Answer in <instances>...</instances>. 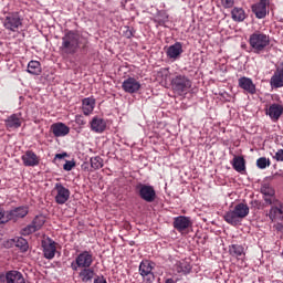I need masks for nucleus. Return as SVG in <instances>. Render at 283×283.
<instances>
[{
    "mask_svg": "<svg viewBox=\"0 0 283 283\" xmlns=\"http://www.w3.org/2000/svg\"><path fill=\"white\" fill-rule=\"evenodd\" d=\"M45 224V217L43 214L35 216L33 221L21 230V234L28 237L41 230Z\"/></svg>",
    "mask_w": 283,
    "mask_h": 283,
    "instance_id": "9",
    "label": "nucleus"
},
{
    "mask_svg": "<svg viewBox=\"0 0 283 283\" xmlns=\"http://www.w3.org/2000/svg\"><path fill=\"white\" fill-rule=\"evenodd\" d=\"M191 80L186 75L178 74L171 78V88L178 96L187 94L191 90Z\"/></svg>",
    "mask_w": 283,
    "mask_h": 283,
    "instance_id": "5",
    "label": "nucleus"
},
{
    "mask_svg": "<svg viewBox=\"0 0 283 283\" xmlns=\"http://www.w3.org/2000/svg\"><path fill=\"white\" fill-rule=\"evenodd\" d=\"M95 105H96V99H94V97L84 98L82 101L83 114H85V116H90V114H92V112H94Z\"/></svg>",
    "mask_w": 283,
    "mask_h": 283,
    "instance_id": "26",
    "label": "nucleus"
},
{
    "mask_svg": "<svg viewBox=\"0 0 283 283\" xmlns=\"http://www.w3.org/2000/svg\"><path fill=\"white\" fill-rule=\"evenodd\" d=\"M52 195L55 196V202L57 205H64L70 201L71 190L66 189L61 182H56Z\"/></svg>",
    "mask_w": 283,
    "mask_h": 283,
    "instance_id": "8",
    "label": "nucleus"
},
{
    "mask_svg": "<svg viewBox=\"0 0 283 283\" xmlns=\"http://www.w3.org/2000/svg\"><path fill=\"white\" fill-rule=\"evenodd\" d=\"M182 52V43L176 42L167 49L166 54L168 59H174L176 61V59H180Z\"/></svg>",
    "mask_w": 283,
    "mask_h": 283,
    "instance_id": "22",
    "label": "nucleus"
},
{
    "mask_svg": "<svg viewBox=\"0 0 283 283\" xmlns=\"http://www.w3.org/2000/svg\"><path fill=\"white\" fill-rule=\"evenodd\" d=\"M266 114L272 120H280V116L283 114V106L281 104H272L266 111Z\"/></svg>",
    "mask_w": 283,
    "mask_h": 283,
    "instance_id": "25",
    "label": "nucleus"
},
{
    "mask_svg": "<svg viewBox=\"0 0 283 283\" xmlns=\"http://www.w3.org/2000/svg\"><path fill=\"white\" fill-rule=\"evenodd\" d=\"M174 228L178 233H185L189 228L192 227V221L190 217L178 216L174 219Z\"/></svg>",
    "mask_w": 283,
    "mask_h": 283,
    "instance_id": "13",
    "label": "nucleus"
},
{
    "mask_svg": "<svg viewBox=\"0 0 283 283\" xmlns=\"http://www.w3.org/2000/svg\"><path fill=\"white\" fill-rule=\"evenodd\" d=\"M269 1L261 0L260 2H256L255 4H252V12L255 14L256 19H264L266 17V6Z\"/></svg>",
    "mask_w": 283,
    "mask_h": 283,
    "instance_id": "16",
    "label": "nucleus"
},
{
    "mask_svg": "<svg viewBox=\"0 0 283 283\" xmlns=\"http://www.w3.org/2000/svg\"><path fill=\"white\" fill-rule=\"evenodd\" d=\"M74 167H76V163H74L72 160H66L65 164L63 165V169L65 171H72V169H74Z\"/></svg>",
    "mask_w": 283,
    "mask_h": 283,
    "instance_id": "39",
    "label": "nucleus"
},
{
    "mask_svg": "<svg viewBox=\"0 0 283 283\" xmlns=\"http://www.w3.org/2000/svg\"><path fill=\"white\" fill-rule=\"evenodd\" d=\"M94 262V256L92 251H83L77 254L75 261L71 262V270L74 272L78 269H90Z\"/></svg>",
    "mask_w": 283,
    "mask_h": 283,
    "instance_id": "6",
    "label": "nucleus"
},
{
    "mask_svg": "<svg viewBox=\"0 0 283 283\" xmlns=\"http://www.w3.org/2000/svg\"><path fill=\"white\" fill-rule=\"evenodd\" d=\"M155 266H156V263L153 261L143 260L140 262L138 272L143 281H145V283H154V281L156 280V276L154 273Z\"/></svg>",
    "mask_w": 283,
    "mask_h": 283,
    "instance_id": "7",
    "label": "nucleus"
},
{
    "mask_svg": "<svg viewBox=\"0 0 283 283\" xmlns=\"http://www.w3.org/2000/svg\"><path fill=\"white\" fill-rule=\"evenodd\" d=\"M270 83L272 87H283V62L276 67Z\"/></svg>",
    "mask_w": 283,
    "mask_h": 283,
    "instance_id": "20",
    "label": "nucleus"
},
{
    "mask_svg": "<svg viewBox=\"0 0 283 283\" xmlns=\"http://www.w3.org/2000/svg\"><path fill=\"white\" fill-rule=\"evenodd\" d=\"M15 247L20 249L22 252H27L29 249V243L23 238H18L15 241Z\"/></svg>",
    "mask_w": 283,
    "mask_h": 283,
    "instance_id": "34",
    "label": "nucleus"
},
{
    "mask_svg": "<svg viewBox=\"0 0 283 283\" xmlns=\"http://www.w3.org/2000/svg\"><path fill=\"white\" fill-rule=\"evenodd\" d=\"M91 167L93 169H101L103 167V159L101 157L91 158Z\"/></svg>",
    "mask_w": 283,
    "mask_h": 283,
    "instance_id": "36",
    "label": "nucleus"
},
{
    "mask_svg": "<svg viewBox=\"0 0 283 283\" xmlns=\"http://www.w3.org/2000/svg\"><path fill=\"white\" fill-rule=\"evenodd\" d=\"M87 39L81 38V34L76 31H67L62 36V44L60 52L62 54H76L78 49L85 50L87 48Z\"/></svg>",
    "mask_w": 283,
    "mask_h": 283,
    "instance_id": "1",
    "label": "nucleus"
},
{
    "mask_svg": "<svg viewBox=\"0 0 283 283\" xmlns=\"http://www.w3.org/2000/svg\"><path fill=\"white\" fill-rule=\"evenodd\" d=\"M7 129H19L21 127V117L18 114L9 116L6 120Z\"/></svg>",
    "mask_w": 283,
    "mask_h": 283,
    "instance_id": "27",
    "label": "nucleus"
},
{
    "mask_svg": "<svg viewBox=\"0 0 283 283\" xmlns=\"http://www.w3.org/2000/svg\"><path fill=\"white\" fill-rule=\"evenodd\" d=\"M249 44L255 54H260L261 52H264L265 48L271 45V36L266 35V33L255 31L250 35Z\"/></svg>",
    "mask_w": 283,
    "mask_h": 283,
    "instance_id": "3",
    "label": "nucleus"
},
{
    "mask_svg": "<svg viewBox=\"0 0 283 283\" xmlns=\"http://www.w3.org/2000/svg\"><path fill=\"white\" fill-rule=\"evenodd\" d=\"M63 158H67V153L56 154L54 160H63Z\"/></svg>",
    "mask_w": 283,
    "mask_h": 283,
    "instance_id": "44",
    "label": "nucleus"
},
{
    "mask_svg": "<svg viewBox=\"0 0 283 283\" xmlns=\"http://www.w3.org/2000/svg\"><path fill=\"white\" fill-rule=\"evenodd\" d=\"M157 77L166 82L167 78H169V69H160L157 73Z\"/></svg>",
    "mask_w": 283,
    "mask_h": 283,
    "instance_id": "37",
    "label": "nucleus"
},
{
    "mask_svg": "<svg viewBox=\"0 0 283 283\" xmlns=\"http://www.w3.org/2000/svg\"><path fill=\"white\" fill-rule=\"evenodd\" d=\"M29 213L28 206H20L12 210L7 211V220L17 222L19 219L25 218Z\"/></svg>",
    "mask_w": 283,
    "mask_h": 283,
    "instance_id": "14",
    "label": "nucleus"
},
{
    "mask_svg": "<svg viewBox=\"0 0 283 283\" xmlns=\"http://www.w3.org/2000/svg\"><path fill=\"white\" fill-rule=\"evenodd\" d=\"M51 132L55 138H61L70 134V127L63 123H55L51 125Z\"/></svg>",
    "mask_w": 283,
    "mask_h": 283,
    "instance_id": "17",
    "label": "nucleus"
},
{
    "mask_svg": "<svg viewBox=\"0 0 283 283\" xmlns=\"http://www.w3.org/2000/svg\"><path fill=\"white\" fill-rule=\"evenodd\" d=\"M122 88L127 94H136V92H138L140 90V82H138L134 77H128L127 80H125L123 82Z\"/></svg>",
    "mask_w": 283,
    "mask_h": 283,
    "instance_id": "15",
    "label": "nucleus"
},
{
    "mask_svg": "<svg viewBox=\"0 0 283 283\" xmlns=\"http://www.w3.org/2000/svg\"><path fill=\"white\" fill-rule=\"evenodd\" d=\"M239 87L244 90V92H248V94H255V84H253V80L249 77H240Z\"/></svg>",
    "mask_w": 283,
    "mask_h": 283,
    "instance_id": "24",
    "label": "nucleus"
},
{
    "mask_svg": "<svg viewBox=\"0 0 283 283\" xmlns=\"http://www.w3.org/2000/svg\"><path fill=\"white\" fill-rule=\"evenodd\" d=\"M56 245L57 243L52 238H45L41 242V247L43 249V256L48 260H53L56 254Z\"/></svg>",
    "mask_w": 283,
    "mask_h": 283,
    "instance_id": "11",
    "label": "nucleus"
},
{
    "mask_svg": "<svg viewBox=\"0 0 283 283\" xmlns=\"http://www.w3.org/2000/svg\"><path fill=\"white\" fill-rule=\"evenodd\" d=\"M27 72L29 74H32L33 76H39V74H41L42 72L41 62L34 60L30 61L28 64Z\"/></svg>",
    "mask_w": 283,
    "mask_h": 283,
    "instance_id": "30",
    "label": "nucleus"
},
{
    "mask_svg": "<svg viewBox=\"0 0 283 283\" xmlns=\"http://www.w3.org/2000/svg\"><path fill=\"white\" fill-rule=\"evenodd\" d=\"M229 253L232 258H241L244 254V248L238 244L229 245Z\"/></svg>",
    "mask_w": 283,
    "mask_h": 283,
    "instance_id": "33",
    "label": "nucleus"
},
{
    "mask_svg": "<svg viewBox=\"0 0 283 283\" xmlns=\"http://www.w3.org/2000/svg\"><path fill=\"white\" fill-rule=\"evenodd\" d=\"M8 211H6L2 207H0V224L8 223Z\"/></svg>",
    "mask_w": 283,
    "mask_h": 283,
    "instance_id": "38",
    "label": "nucleus"
},
{
    "mask_svg": "<svg viewBox=\"0 0 283 283\" xmlns=\"http://www.w3.org/2000/svg\"><path fill=\"white\" fill-rule=\"evenodd\" d=\"M271 165V160H269L266 157H260L256 160V167H259V169H266V167H269Z\"/></svg>",
    "mask_w": 283,
    "mask_h": 283,
    "instance_id": "35",
    "label": "nucleus"
},
{
    "mask_svg": "<svg viewBox=\"0 0 283 283\" xmlns=\"http://www.w3.org/2000/svg\"><path fill=\"white\" fill-rule=\"evenodd\" d=\"M264 201L271 206L268 218L272 222H283V202L276 197H264Z\"/></svg>",
    "mask_w": 283,
    "mask_h": 283,
    "instance_id": "4",
    "label": "nucleus"
},
{
    "mask_svg": "<svg viewBox=\"0 0 283 283\" xmlns=\"http://www.w3.org/2000/svg\"><path fill=\"white\" fill-rule=\"evenodd\" d=\"M107 127V124L105 123V119L101 117H94L91 120V129L92 132H95V134H103Z\"/></svg>",
    "mask_w": 283,
    "mask_h": 283,
    "instance_id": "23",
    "label": "nucleus"
},
{
    "mask_svg": "<svg viewBox=\"0 0 283 283\" xmlns=\"http://www.w3.org/2000/svg\"><path fill=\"white\" fill-rule=\"evenodd\" d=\"M76 120H77L78 125H85V122L81 120V118H77Z\"/></svg>",
    "mask_w": 283,
    "mask_h": 283,
    "instance_id": "46",
    "label": "nucleus"
},
{
    "mask_svg": "<svg viewBox=\"0 0 283 283\" xmlns=\"http://www.w3.org/2000/svg\"><path fill=\"white\" fill-rule=\"evenodd\" d=\"M94 283H107V280L105 276H96Z\"/></svg>",
    "mask_w": 283,
    "mask_h": 283,
    "instance_id": "45",
    "label": "nucleus"
},
{
    "mask_svg": "<svg viewBox=\"0 0 283 283\" xmlns=\"http://www.w3.org/2000/svg\"><path fill=\"white\" fill-rule=\"evenodd\" d=\"M192 266L188 261H177L174 265V271L179 275H188L191 273Z\"/></svg>",
    "mask_w": 283,
    "mask_h": 283,
    "instance_id": "18",
    "label": "nucleus"
},
{
    "mask_svg": "<svg viewBox=\"0 0 283 283\" xmlns=\"http://www.w3.org/2000/svg\"><path fill=\"white\" fill-rule=\"evenodd\" d=\"M264 205L260 200H253L252 201V208L256 210H262Z\"/></svg>",
    "mask_w": 283,
    "mask_h": 283,
    "instance_id": "42",
    "label": "nucleus"
},
{
    "mask_svg": "<svg viewBox=\"0 0 283 283\" xmlns=\"http://www.w3.org/2000/svg\"><path fill=\"white\" fill-rule=\"evenodd\" d=\"M4 281L6 283H27L25 277H23L22 273L17 270L8 271Z\"/></svg>",
    "mask_w": 283,
    "mask_h": 283,
    "instance_id": "19",
    "label": "nucleus"
},
{
    "mask_svg": "<svg viewBox=\"0 0 283 283\" xmlns=\"http://www.w3.org/2000/svg\"><path fill=\"white\" fill-rule=\"evenodd\" d=\"M22 161L25 167H36V165H39V156H36L34 151L28 150L22 156Z\"/></svg>",
    "mask_w": 283,
    "mask_h": 283,
    "instance_id": "21",
    "label": "nucleus"
},
{
    "mask_svg": "<svg viewBox=\"0 0 283 283\" xmlns=\"http://www.w3.org/2000/svg\"><path fill=\"white\" fill-rule=\"evenodd\" d=\"M165 283H175L174 279H167Z\"/></svg>",
    "mask_w": 283,
    "mask_h": 283,
    "instance_id": "47",
    "label": "nucleus"
},
{
    "mask_svg": "<svg viewBox=\"0 0 283 283\" xmlns=\"http://www.w3.org/2000/svg\"><path fill=\"white\" fill-rule=\"evenodd\" d=\"M231 17L237 23H242L247 19V12L240 7H234L231 11Z\"/></svg>",
    "mask_w": 283,
    "mask_h": 283,
    "instance_id": "29",
    "label": "nucleus"
},
{
    "mask_svg": "<svg viewBox=\"0 0 283 283\" xmlns=\"http://www.w3.org/2000/svg\"><path fill=\"white\" fill-rule=\"evenodd\" d=\"M232 165L235 171H239V172H242L244 171V169H247L244 157H241V156H234Z\"/></svg>",
    "mask_w": 283,
    "mask_h": 283,
    "instance_id": "31",
    "label": "nucleus"
},
{
    "mask_svg": "<svg viewBox=\"0 0 283 283\" xmlns=\"http://www.w3.org/2000/svg\"><path fill=\"white\" fill-rule=\"evenodd\" d=\"M273 159L277 163H283V149H279L273 156Z\"/></svg>",
    "mask_w": 283,
    "mask_h": 283,
    "instance_id": "41",
    "label": "nucleus"
},
{
    "mask_svg": "<svg viewBox=\"0 0 283 283\" xmlns=\"http://www.w3.org/2000/svg\"><path fill=\"white\" fill-rule=\"evenodd\" d=\"M250 214V207L245 203H239L232 210L223 214V220L231 227H238L241 224L242 220Z\"/></svg>",
    "mask_w": 283,
    "mask_h": 283,
    "instance_id": "2",
    "label": "nucleus"
},
{
    "mask_svg": "<svg viewBox=\"0 0 283 283\" xmlns=\"http://www.w3.org/2000/svg\"><path fill=\"white\" fill-rule=\"evenodd\" d=\"M145 283H147V282H145Z\"/></svg>",
    "mask_w": 283,
    "mask_h": 283,
    "instance_id": "49",
    "label": "nucleus"
},
{
    "mask_svg": "<svg viewBox=\"0 0 283 283\" xmlns=\"http://www.w3.org/2000/svg\"><path fill=\"white\" fill-rule=\"evenodd\" d=\"M22 25L23 23L21 22V15H19V13H9L3 21L6 30H10L11 32H17Z\"/></svg>",
    "mask_w": 283,
    "mask_h": 283,
    "instance_id": "12",
    "label": "nucleus"
},
{
    "mask_svg": "<svg viewBox=\"0 0 283 283\" xmlns=\"http://www.w3.org/2000/svg\"><path fill=\"white\" fill-rule=\"evenodd\" d=\"M123 34L126 39H132L134 36V31L129 27H124Z\"/></svg>",
    "mask_w": 283,
    "mask_h": 283,
    "instance_id": "40",
    "label": "nucleus"
},
{
    "mask_svg": "<svg viewBox=\"0 0 283 283\" xmlns=\"http://www.w3.org/2000/svg\"><path fill=\"white\" fill-rule=\"evenodd\" d=\"M94 275L95 273L92 268H82V270L78 272V277L83 283H91Z\"/></svg>",
    "mask_w": 283,
    "mask_h": 283,
    "instance_id": "28",
    "label": "nucleus"
},
{
    "mask_svg": "<svg viewBox=\"0 0 283 283\" xmlns=\"http://www.w3.org/2000/svg\"><path fill=\"white\" fill-rule=\"evenodd\" d=\"M235 1L234 0H221V4L224 8H231L232 6H234Z\"/></svg>",
    "mask_w": 283,
    "mask_h": 283,
    "instance_id": "43",
    "label": "nucleus"
},
{
    "mask_svg": "<svg viewBox=\"0 0 283 283\" xmlns=\"http://www.w3.org/2000/svg\"><path fill=\"white\" fill-rule=\"evenodd\" d=\"M261 193L265 196V198H276V191L272 188L269 182H264L261 188Z\"/></svg>",
    "mask_w": 283,
    "mask_h": 283,
    "instance_id": "32",
    "label": "nucleus"
},
{
    "mask_svg": "<svg viewBox=\"0 0 283 283\" xmlns=\"http://www.w3.org/2000/svg\"><path fill=\"white\" fill-rule=\"evenodd\" d=\"M138 196L146 202H154L156 200V190L153 186L145 184L137 185Z\"/></svg>",
    "mask_w": 283,
    "mask_h": 283,
    "instance_id": "10",
    "label": "nucleus"
},
{
    "mask_svg": "<svg viewBox=\"0 0 283 283\" xmlns=\"http://www.w3.org/2000/svg\"><path fill=\"white\" fill-rule=\"evenodd\" d=\"M0 283H4V276L0 274Z\"/></svg>",
    "mask_w": 283,
    "mask_h": 283,
    "instance_id": "48",
    "label": "nucleus"
}]
</instances>
